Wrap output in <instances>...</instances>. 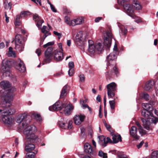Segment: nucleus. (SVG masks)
<instances>
[{
	"mask_svg": "<svg viewBox=\"0 0 158 158\" xmlns=\"http://www.w3.org/2000/svg\"><path fill=\"white\" fill-rule=\"evenodd\" d=\"M53 49L51 47H49L45 51V58L44 62L46 63H49L52 58L53 54L54 59L58 61H61L64 58L62 52L56 49L52 52Z\"/></svg>",
	"mask_w": 158,
	"mask_h": 158,
	"instance_id": "obj_1",
	"label": "nucleus"
},
{
	"mask_svg": "<svg viewBox=\"0 0 158 158\" xmlns=\"http://www.w3.org/2000/svg\"><path fill=\"white\" fill-rule=\"evenodd\" d=\"M16 112L15 109H0V118L5 124L8 127L15 123L14 119L9 116Z\"/></svg>",
	"mask_w": 158,
	"mask_h": 158,
	"instance_id": "obj_2",
	"label": "nucleus"
},
{
	"mask_svg": "<svg viewBox=\"0 0 158 158\" xmlns=\"http://www.w3.org/2000/svg\"><path fill=\"white\" fill-rule=\"evenodd\" d=\"M16 90L15 87H12L10 89L7 94L2 97V100L1 103V106L2 108H8L10 106L11 104V101L13 100L15 94L14 93Z\"/></svg>",
	"mask_w": 158,
	"mask_h": 158,
	"instance_id": "obj_3",
	"label": "nucleus"
},
{
	"mask_svg": "<svg viewBox=\"0 0 158 158\" xmlns=\"http://www.w3.org/2000/svg\"><path fill=\"white\" fill-rule=\"evenodd\" d=\"M112 137L113 141H112L111 139L109 137L106 138L103 135L98 136V138L100 141L99 143L103 147L106 146V144L108 143H117L119 141H122L121 137V135L118 134H111Z\"/></svg>",
	"mask_w": 158,
	"mask_h": 158,
	"instance_id": "obj_4",
	"label": "nucleus"
},
{
	"mask_svg": "<svg viewBox=\"0 0 158 158\" xmlns=\"http://www.w3.org/2000/svg\"><path fill=\"white\" fill-rule=\"evenodd\" d=\"M150 109H142L141 111L142 115L147 119L141 118V120L143 122V126L144 128L146 130L150 131L152 130V128L150 126V123L148 122L149 121V119L151 117L153 116V114L152 112V110H149Z\"/></svg>",
	"mask_w": 158,
	"mask_h": 158,
	"instance_id": "obj_5",
	"label": "nucleus"
},
{
	"mask_svg": "<svg viewBox=\"0 0 158 158\" xmlns=\"http://www.w3.org/2000/svg\"><path fill=\"white\" fill-rule=\"evenodd\" d=\"M31 117L27 113H24L19 114L16 118V122L19 123H22L23 127L26 126L31 120Z\"/></svg>",
	"mask_w": 158,
	"mask_h": 158,
	"instance_id": "obj_6",
	"label": "nucleus"
},
{
	"mask_svg": "<svg viewBox=\"0 0 158 158\" xmlns=\"http://www.w3.org/2000/svg\"><path fill=\"white\" fill-rule=\"evenodd\" d=\"M36 131V127L34 125L29 126L27 127L24 131V133L27 139H35L34 132Z\"/></svg>",
	"mask_w": 158,
	"mask_h": 158,
	"instance_id": "obj_7",
	"label": "nucleus"
},
{
	"mask_svg": "<svg viewBox=\"0 0 158 158\" xmlns=\"http://www.w3.org/2000/svg\"><path fill=\"white\" fill-rule=\"evenodd\" d=\"M116 53L115 52H113L110 53L106 57V61L107 66V69H110V67H112L115 65L116 64Z\"/></svg>",
	"mask_w": 158,
	"mask_h": 158,
	"instance_id": "obj_8",
	"label": "nucleus"
},
{
	"mask_svg": "<svg viewBox=\"0 0 158 158\" xmlns=\"http://www.w3.org/2000/svg\"><path fill=\"white\" fill-rule=\"evenodd\" d=\"M2 63V65L1 69V72L6 76H10V68L11 64V62L8 60H4Z\"/></svg>",
	"mask_w": 158,
	"mask_h": 158,
	"instance_id": "obj_9",
	"label": "nucleus"
},
{
	"mask_svg": "<svg viewBox=\"0 0 158 158\" xmlns=\"http://www.w3.org/2000/svg\"><path fill=\"white\" fill-rule=\"evenodd\" d=\"M15 49L19 51H22L24 48V43L22 41V37L20 35H17L15 36Z\"/></svg>",
	"mask_w": 158,
	"mask_h": 158,
	"instance_id": "obj_10",
	"label": "nucleus"
},
{
	"mask_svg": "<svg viewBox=\"0 0 158 158\" xmlns=\"http://www.w3.org/2000/svg\"><path fill=\"white\" fill-rule=\"evenodd\" d=\"M107 95L109 98H112L115 96L114 91L117 89L116 84L114 82H111L106 86Z\"/></svg>",
	"mask_w": 158,
	"mask_h": 158,
	"instance_id": "obj_11",
	"label": "nucleus"
},
{
	"mask_svg": "<svg viewBox=\"0 0 158 158\" xmlns=\"http://www.w3.org/2000/svg\"><path fill=\"white\" fill-rule=\"evenodd\" d=\"M75 42L79 46L84 47L85 41V38L83 37V32L80 31L77 33L75 37Z\"/></svg>",
	"mask_w": 158,
	"mask_h": 158,
	"instance_id": "obj_12",
	"label": "nucleus"
},
{
	"mask_svg": "<svg viewBox=\"0 0 158 158\" xmlns=\"http://www.w3.org/2000/svg\"><path fill=\"white\" fill-rule=\"evenodd\" d=\"M129 1V0H122L121 1V4L123 6L126 12L129 16V15L133 14L134 12L133 8L129 4H127L125 5H124L123 4L125 2Z\"/></svg>",
	"mask_w": 158,
	"mask_h": 158,
	"instance_id": "obj_13",
	"label": "nucleus"
},
{
	"mask_svg": "<svg viewBox=\"0 0 158 158\" xmlns=\"http://www.w3.org/2000/svg\"><path fill=\"white\" fill-rule=\"evenodd\" d=\"M85 117V116L83 114H77L74 117V121L76 125H79L84 121Z\"/></svg>",
	"mask_w": 158,
	"mask_h": 158,
	"instance_id": "obj_14",
	"label": "nucleus"
},
{
	"mask_svg": "<svg viewBox=\"0 0 158 158\" xmlns=\"http://www.w3.org/2000/svg\"><path fill=\"white\" fill-rule=\"evenodd\" d=\"M58 124L60 127L64 129H70L72 127V121H69L68 123H65L61 121H59Z\"/></svg>",
	"mask_w": 158,
	"mask_h": 158,
	"instance_id": "obj_15",
	"label": "nucleus"
},
{
	"mask_svg": "<svg viewBox=\"0 0 158 158\" xmlns=\"http://www.w3.org/2000/svg\"><path fill=\"white\" fill-rule=\"evenodd\" d=\"M88 43V52L90 54H93L97 51L96 49L95 45L94 44V42L92 40H89Z\"/></svg>",
	"mask_w": 158,
	"mask_h": 158,
	"instance_id": "obj_16",
	"label": "nucleus"
},
{
	"mask_svg": "<svg viewBox=\"0 0 158 158\" xmlns=\"http://www.w3.org/2000/svg\"><path fill=\"white\" fill-rule=\"evenodd\" d=\"M157 105V103L156 102L153 101H151L150 102V103H143L142 106L143 109L153 108L155 107V106Z\"/></svg>",
	"mask_w": 158,
	"mask_h": 158,
	"instance_id": "obj_17",
	"label": "nucleus"
},
{
	"mask_svg": "<svg viewBox=\"0 0 158 158\" xmlns=\"http://www.w3.org/2000/svg\"><path fill=\"white\" fill-rule=\"evenodd\" d=\"M16 69L21 73H23L26 70L23 62L20 60H19V62L16 66Z\"/></svg>",
	"mask_w": 158,
	"mask_h": 158,
	"instance_id": "obj_18",
	"label": "nucleus"
},
{
	"mask_svg": "<svg viewBox=\"0 0 158 158\" xmlns=\"http://www.w3.org/2000/svg\"><path fill=\"white\" fill-rule=\"evenodd\" d=\"M137 129L135 126H132L130 130L131 135L135 139H139V136L137 135Z\"/></svg>",
	"mask_w": 158,
	"mask_h": 158,
	"instance_id": "obj_19",
	"label": "nucleus"
},
{
	"mask_svg": "<svg viewBox=\"0 0 158 158\" xmlns=\"http://www.w3.org/2000/svg\"><path fill=\"white\" fill-rule=\"evenodd\" d=\"M84 152L90 155L93 154V150L91 145L88 143H86L84 146Z\"/></svg>",
	"mask_w": 158,
	"mask_h": 158,
	"instance_id": "obj_20",
	"label": "nucleus"
},
{
	"mask_svg": "<svg viewBox=\"0 0 158 158\" xmlns=\"http://www.w3.org/2000/svg\"><path fill=\"white\" fill-rule=\"evenodd\" d=\"M65 106L64 104H62L60 101L56 102L52 106L49 107V109H61Z\"/></svg>",
	"mask_w": 158,
	"mask_h": 158,
	"instance_id": "obj_21",
	"label": "nucleus"
},
{
	"mask_svg": "<svg viewBox=\"0 0 158 158\" xmlns=\"http://www.w3.org/2000/svg\"><path fill=\"white\" fill-rule=\"evenodd\" d=\"M50 111H59L60 113L63 112V113L66 115H70L72 112V109H49Z\"/></svg>",
	"mask_w": 158,
	"mask_h": 158,
	"instance_id": "obj_22",
	"label": "nucleus"
},
{
	"mask_svg": "<svg viewBox=\"0 0 158 158\" xmlns=\"http://www.w3.org/2000/svg\"><path fill=\"white\" fill-rule=\"evenodd\" d=\"M129 2L132 3L133 6L137 10H140L142 9L141 6L140 4L137 0H129Z\"/></svg>",
	"mask_w": 158,
	"mask_h": 158,
	"instance_id": "obj_23",
	"label": "nucleus"
},
{
	"mask_svg": "<svg viewBox=\"0 0 158 158\" xmlns=\"http://www.w3.org/2000/svg\"><path fill=\"white\" fill-rule=\"evenodd\" d=\"M84 22V20L81 17H79L77 19H74L72 20V26H75L76 25L81 24Z\"/></svg>",
	"mask_w": 158,
	"mask_h": 158,
	"instance_id": "obj_24",
	"label": "nucleus"
},
{
	"mask_svg": "<svg viewBox=\"0 0 158 158\" xmlns=\"http://www.w3.org/2000/svg\"><path fill=\"white\" fill-rule=\"evenodd\" d=\"M155 82L153 80H150L147 82L144 87V89L146 91H149L152 88L154 85Z\"/></svg>",
	"mask_w": 158,
	"mask_h": 158,
	"instance_id": "obj_25",
	"label": "nucleus"
},
{
	"mask_svg": "<svg viewBox=\"0 0 158 158\" xmlns=\"http://www.w3.org/2000/svg\"><path fill=\"white\" fill-rule=\"evenodd\" d=\"M117 24L118 27L120 29L119 31L120 34H122V35L126 34L127 32V30L126 29L124 26L119 23H118Z\"/></svg>",
	"mask_w": 158,
	"mask_h": 158,
	"instance_id": "obj_26",
	"label": "nucleus"
},
{
	"mask_svg": "<svg viewBox=\"0 0 158 158\" xmlns=\"http://www.w3.org/2000/svg\"><path fill=\"white\" fill-rule=\"evenodd\" d=\"M0 85L2 88L5 89L10 87L11 85L8 81H1L0 83Z\"/></svg>",
	"mask_w": 158,
	"mask_h": 158,
	"instance_id": "obj_27",
	"label": "nucleus"
},
{
	"mask_svg": "<svg viewBox=\"0 0 158 158\" xmlns=\"http://www.w3.org/2000/svg\"><path fill=\"white\" fill-rule=\"evenodd\" d=\"M35 148V146L32 144L29 143L26 145L25 150L27 152H30L33 150Z\"/></svg>",
	"mask_w": 158,
	"mask_h": 158,
	"instance_id": "obj_28",
	"label": "nucleus"
},
{
	"mask_svg": "<svg viewBox=\"0 0 158 158\" xmlns=\"http://www.w3.org/2000/svg\"><path fill=\"white\" fill-rule=\"evenodd\" d=\"M114 73V74L117 75L118 73V69L115 66H114L113 68V69L111 70L110 73L109 72H107L105 73V75L106 76H110L112 73Z\"/></svg>",
	"mask_w": 158,
	"mask_h": 158,
	"instance_id": "obj_29",
	"label": "nucleus"
},
{
	"mask_svg": "<svg viewBox=\"0 0 158 158\" xmlns=\"http://www.w3.org/2000/svg\"><path fill=\"white\" fill-rule=\"evenodd\" d=\"M9 56L15 57L16 55L15 53L13 51V48L11 47H10L9 48V51L7 53Z\"/></svg>",
	"mask_w": 158,
	"mask_h": 158,
	"instance_id": "obj_30",
	"label": "nucleus"
},
{
	"mask_svg": "<svg viewBox=\"0 0 158 158\" xmlns=\"http://www.w3.org/2000/svg\"><path fill=\"white\" fill-rule=\"evenodd\" d=\"M67 86L65 85L63 87L60 96V98H63L66 95L67 92L66 89L67 88Z\"/></svg>",
	"mask_w": 158,
	"mask_h": 158,
	"instance_id": "obj_31",
	"label": "nucleus"
},
{
	"mask_svg": "<svg viewBox=\"0 0 158 158\" xmlns=\"http://www.w3.org/2000/svg\"><path fill=\"white\" fill-rule=\"evenodd\" d=\"M96 49L97 51H101L103 49V46L101 43L98 42L95 44Z\"/></svg>",
	"mask_w": 158,
	"mask_h": 158,
	"instance_id": "obj_32",
	"label": "nucleus"
},
{
	"mask_svg": "<svg viewBox=\"0 0 158 158\" xmlns=\"http://www.w3.org/2000/svg\"><path fill=\"white\" fill-rule=\"evenodd\" d=\"M129 16L135 19V22L139 23L141 22V20L139 17L136 16L134 14L129 15Z\"/></svg>",
	"mask_w": 158,
	"mask_h": 158,
	"instance_id": "obj_33",
	"label": "nucleus"
},
{
	"mask_svg": "<svg viewBox=\"0 0 158 158\" xmlns=\"http://www.w3.org/2000/svg\"><path fill=\"white\" fill-rule=\"evenodd\" d=\"M4 5L5 9L10 10L11 8L12 3L10 2L8 3L5 2L4 3Z\"/></svg>",
	"mask_w": 158,
	"mask_h": 158,
	"instance_id": "obj_34",
	"label": "nucleus"
},
{
	"mask_svg": "<svg viewBox=\"0 0 158 158\" xmlns=\"http://www.w3.org/2000/svg\"><path fill=\"white\" fill-rule=\"evenodd\" d=\"M85 101L82 99H81L80 100V104L82 105V107L83 108H87L88 109H90L88 106L84 103Z\"/></svg>",
	"mask_w": 158,
	"mask_h": 158,
	"instance_id": "obj_35",
	"label": "nucleus"
},
{
	"mask_svg": "<svg viewBox=\"0 0 158 158\" xmlns=\"http://www.w3.org/2000/svg\"><path fill=\"white\" fill-rule=\"evenodd\" d=\"M111 43V41L108 38H106L104 39V44L105 46L109 47L110 46Z\"/></svg>",
	"mask_w": 158,
	"mask_h": 158,
	"instance_id": "obj_36",
	"label": "nucleus"
},
{
	"mask_svg": "<svg viewBox=\"0 0 158 158\" xmlns=\"http://www.w3.org/2000/svg\"><path fill=\"white\" fill-rule=\"evenodd\" d=\"M98 155L100 157H102V158H107V154L103 152L101 150L99 151Z\"/></svg>",
	"mask_w": 158,
	"mask_h": 158,
	"instance_id": "obj_37",
	"label": "nucleus"
},
{
	"mask_svg": "<svg viewBox=\"0 0 158 158\" xmlns=\"http://www.w3.org/2000/svg\"><path fill=\"white\" fill-rule=\"evenodd\" d=\"M65 21L66 23L69 26H72V21L70 20V19L68 16H66L65 18Z\"/></svg>",
	"mask_w": 158,
	"mask_h": 158,
	"instance_id": "obj_38",
	"label": "nucleus"
},
{
	"mask_svg": "<svg viewBox=\"0 0 158 158\" xmlns=\"http://www.w3.org/2000/svg\"><path fill=\"white\" fill-rule=\"evenodd\" d=\"M35 154L33 152H30L26 154V156L29 158H34Z\"/></svg>",
	"mask_w": 158,
	"mask_h": 158,
	"instance_id": "obj_39",
	"label": "nucleus"
},
{
	"mask_svg": "<svg viewBox=\"0 0 158 158\" xmlns=\"http://www.w3.org/2000/svg\"><path fill=\"white\" fill-rule=\"evenodd\" d=\"M34 116L35 118L39 122H41L42 120L40 115L39 114H34Z\"/></svg>",
	"mask_w": 158,
	"mask_h": 158,
	"instance_id": "obj_40",
	"label": "nucleus"
},
{
	"mask_svg": "<svg viewBox=\"0 0 158 158\" xmlns=\"http://www.w3.org/2000/svg\"><path fill=\"white\" fill-rule=\"evenodd\" d=\"M139 134L141 135V136H142L144 135L147 134L146 131L144 130L143 128L140 129L139 130Z\"/></svg>",
	"mask_w": 158,
	"mask_h": 158,
	"instance_id": "obj_41",
	"label": "nucleus"
},
{
	"mask_svg": "<svg viewBox=\"0 0 158 158\" xmlns=\"http://www.w3.org/2000/svg\"><path fill=\"white\" fill-rule=\"evenodd\" d=\"M158 156V151H155L153 152L151 155V158H156Z\"/></svg>",
	"mask_w": 158,
	"mask_h": 158,
	"instance_id": "obj_42",
	"label": "nucleus"
},
{
	"mask_svg": "<svg viewBox=\"0 0 158 158\" xmlns=\"http://www.w3.org/2000/svg\"><path fill=\"white\" fill-rule=\"evenodd\" d=\"M104 125L106 127V129L108 130L110 132H111V134L112 133V130L111 129V127L110 125L107 124L106 122L104 123Z\"/></svg>",
	"mask_w": 158,
	"mask_h": 158,
	"instance_id": "obj_43",
	"label": "nucleus"
},
{
	"mask_svg": "<svg viewBox=\"0 0 158 158\" xmlns=\"http://www.w3.org/2000/svg\"><path fill=\"white\" fill-rule=\"evenodd\" d=\"M152 117H151V118L150 119L151 120V122H150V121H148V122L150 123V124L151 123H155V124H156L158 122V118L157 117H155L154 118H152Z\"/></svg>",
	"mask_w": 158,
	"mask_h": 158,
	"instance_id": "obj_44",
	"label": "nucleus"
},
{
	"mask_svg": "<svg viewBox=\"0 0 158 158\" xmlns=\"http://www.w3.org/2000/svg\"><path fill=\"white\" fill-rule=\"evenodd\" d=\"M65 105V106L64 108H65V109H73L74 108V106H73V105L70 103L67 104H66L65 103H64Z\"/></svg>",
	"mask_w": 158,
	"mask_h": 158,
	"instance_id": "obj_45",
	"label": "nucleus"
},
{
	"mask_svg": "<svg viewBox=\"0 0 158 158\" xmlns=\"http://www.w3.org/2000/svg\"><path fill=\"white\" fill-rule=\"evenodd\" d=\"M38 20L36 25L39 28H40L41 27L42 23L44 22V21L43 19H39Z\"/></svg>",
	"mask_w": 158,
	"mask_h": 158,
	"instance_id": "obj_46",
	"label": "nucleus"
},
{
	"mask_svg": "<svg viewBox=\"0 0 158 158\" xmlns=\"http://www.w3.org/2000/svg\"><path fill=\"white\" fill-rule=\"evenodd\" d=\"M30 12L28 11H23L21 12L20 15L22 17H25L27 15H29Z\"/></svg>",
	"mask_w": 158,
	"mask_h": 158,
	"instance_id": "obj_47",
	"label": "nucleus"
},
{
	"mask_svg": "<svg viewBox=\"0 0 158 158\" xmlns=\"http://www.w3.org/2000/svg\"><path fill=\"white\" fill-rule=\"evenodd\" d=\"M47 27L45 26H43L42 28L41 29L42 32L44 34H47L48 33V31L46 30Z\"/></svg>",
	"mask_w": 158,
	"mask_h": 158,
	"instance_id": "obj_48",
	"label": "nucleus"
},
{
	"mask_svg": "<svg viewBox=\"0 0 158 158\" xmlns=\"http://www.w3.org/2000/svg\"><path fill=\"white\" fill-rule=\"evenodd\" d=\"M109 103L111 109H114L115 102L114 100L110 101H109Z\"/></svg>",
	"mask_w": 158,
	"mask_h": 158,
	"instance_id": "obj_49",
	"label": "nucleus"
},
{
	"mask_svg": "<svg viewBox=\"0 0 158 158\" xmlns=\"http://www.w3.org/2000/svg\"><path fill=\"white\" fill-rule=\"evenodd\" d=\"M33 20L36 21L39 19H40V17L39 16V15L37 14H35L34 15L33 17Z\"/></svg>",
	"mask_w": 158,
	"mask_h": 158,
	"instance_id": "obj_50",
	"label": "nucleus"
},
{
	"mask_svg": "<svg viewBox=\"0 0 158 158\" xmlns=\"http://www.w3.org/2000/svg\"><path fill=\"white\" fill-rule=\"evenodd\" d=\"M142 98L148 101L149 99V95L147 94H144L143 95Z\"/></svg>",
	"mask_w": 158,
	"mask_h": 158,
	"instance_id": "obj_51",
	"label": "nucleus"
},
{
	"mask_svg": "<svg viewBox=\"0 0 158 158\" xmlns=\"http://www.w3.org/2000/svg\"><path fill=\"white\" fill-rule=\"evenodd\" d=\"M74 71L73 69H70L68 71V74L70 76H71L74 74Z\"/></svg>",
	"mask_w": 158,
	"mask_h": 158,
	"instance_id": "obj_52",
	"label": "nucleus"
},
{
	"mask_svg": "<svg viewBox=\"0 0 158 158\" xmlns=\"http://www.w3.org/2000/svg\"><path fill=\"white\" fill-rule=\"evenodd\" d=\"M80 80L81 82H83L85 80V77L84 75L81 74L79 76Z\"/></svg>",
	"mask_w": 158,
	"mask_h": 158,
	"instance_id": "obj_53",
	"label": "nucleus"
},
{
	"mask_svg": "<svg viewBox=\"0 0 158 158\" xmlns=\"http://www.w3.org/2000/svg\"><path fill=\"white\" fill-rule=\"evenodd\" d=\"M135 124L138 128V131L143 128L142 126L138 122L136 121L135 122Z\"/></svg>",
	"mask_w": 158,
	"mask_h": 158,
	"instance_id": "obj_54",
	"label": "nucleus"
},
{
	"mask_svg": "<svg viewBox=\"0 0 158 158\" xmlns=\"http://www.w3.org/2000/svg\"><path fill=\"white\" fill-rule=\"evenodd\" d=\"M32 2H35L37 4H39L40 6H41V0H31Z\"/></svg>",
	"mask_w": 158,
	"mask_h": 158,
	"instance_id": "obj_55",
	"label": "nucleus"
},
{
	"mask_svg": "<svg viewBox=\"0 0 158 158\" xmlns=\"http://www.w3.org/2000/svg\"><path fill=\"white\" fill-rule=\"evenodd\" d=\"M54 34L58 36V38L59 39H60V38L61 37V34L58 33L56 31H54L53 32Z\"/></svg>",
	"mask_w": 158,
	"mask_h": 158,
	"instance_id": "obj_56",
	"label": "nucleus"
},
{
	"mask_svg": "<svg viewBox=\"0 0 158 158\" xmlns=\"http://www.w3.org/2000/svg\"><path fill=\"white\" fill-rule=\"evenodd\" d=\"M74 66V64L73 62L71 61L69 63V67L70 69H73Z\"/></svg>",
	"mask_w": 158,
	"mask_h": 158,
	"instance_id": "obj_57",
	"label": "nucleus"
},
{
	"mask_svg": "<svg viewBox=\"0 0 158 158\" xmlns=\"http://www.w3.org/2000/svg\"><path fill=\"white\" fill-rule=\"evenodd\" d=\"M50 7L51 10L54 12H56L57 11L56 10L55 8V7L53 5H51Z\"/></svg>",
	"mask_w": 158,
	"mask_h": 158,
	"instance_id": "obj_58",
	"label": "nucleus"
},
{
	"mask_svg": "<svg viewBox=\"0 0 158 158\" xmlns=\"http://www.w3.org/2000/svg\"><path fill=\"white\" fill-rule=\"evenodd\" d=\"M144 143L143 141H142L139 144L137 145V147L138 149L140 148Z\"/></svg>",
	"mask_w": 158,
	"mask_h": 158,
	"instance_id": "obj_59",
	"label": "nucleus"
},
{
	"mask_svg": "<svg viewBox=\"0 0 158 158\" xmlns=\"http://www.w3.org/2000/svg\"><path fill=\"white\" fill-rule=\"evenodd\" d=\"M118 158H128L127 156L124 154L120 155L118 156Z\"/></svg>",
	"mask_w": 158,
	"mask_h": 158,
	"instance_id": "obj_60",
	"label": "nucleus"
},
{
	"mask_svg": "<svg viewBox=\"0 0 158 158\" xmlns=\"http://www.w3.org/2000/svg\"><path fill=\"white\" fill-rule=\"evenodd\" d=\"M41 51L40 49H38L36 50V53L37 54L38 56H39L41 54Z\"/></svg>",
	"mask_w": 158,
	"mask_h": 158,
	"instance_id": "obj_61",
	"label": "nucleus"
},
{
	"mask_svg": "<svg viewBox=\"0 0 158 158\" xmlns=\"http://www.w3.org/2000/svg\"><path fill=\"white\" fill-rule=\"evenodd\" d=\"M58 46L60 50H59V51H61L62 52L63 51L62 47V44L61 43H60L58 44Z\"/></svg>",
	"mask_w": 158,
	"mask_h": 158,
	"instance_id": "obj_62",
	"label": "nucleus"
},
{
	"mask_svg": "<svg viewBox=\"0 0 158 158\" xmlns=\"http://www.w3.org/2000/svg\"><path fill=\"white\" fill-rule=\"evenodd\" d=\"M14 23L15 26H19L20 25V23L19 21H15Z\"/></svg>",
	"mask_w": 158,
	"mask_h": 158,
	"instance_id": "obj_63",
	"label": "nucleus"
},
{
	"mask_svg": "<svg viewBox=\"0 0 158 158\" xmlns=\"http://www.w3.org/2000/svg\"><path fill=\"white\" fill-rule=\"evenodd\" d=\"M102 17H98L95 19V21L96 23L98 22L100 20L102 19Z\"/></svg>",
	"mask_w": 158,
	"mask_h": 158,
	"instance_id": "obj_64",
	"label": "nucleus"
}]
</instances>
